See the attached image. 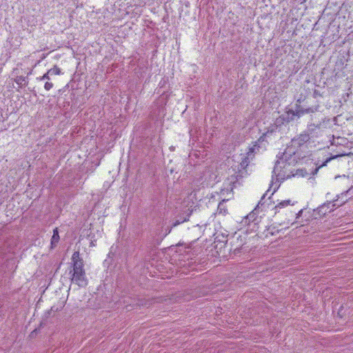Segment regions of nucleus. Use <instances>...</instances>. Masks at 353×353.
Segmentation results:
<instances>
[{
    "mask_svg": "<svg viewBox=\"0 0 353 353\" xmlns=\"http://www.w3.org/2000/svg\"><path fill=\"white\" fill-rule=\"evenodd\" d=\"M15 82L19 85L20 88L26 85L28 83L26 77H23L22 76L17 77L15 79Z\"/></svg>",
    "mask_w": 353,
    "mask_h": 353,
    "instance_id": "nucleus-8",
    "label": "nucleus"
},
{
    "mask_svg": "<svg viewBox=\"0 0 353 353\" xmlns=\"http://www.w3.org/2000/svg\"><path fill=\"white\" fill-rule=\"evenodd\" d=\"M41 298H40V299H39L38 303H39L41 302Z\"/></svg>",
    "mask_w": 353,
    "mask_h": 353,
    "instance_id": "nucleus-14",
    "label": "nucleus"
},
{
    "mask_svg": "<svg viewBox=\"0 0 353 353\" xmlns=\"http://www.w3.org/2000/svg\"><path fill=\"white\" fill-rule=\"evenodd\" d=\"M312 143L310 136L305 132L294 137L291 140L290 145L288 146L282 157L276 161L272 171V179L276 176L277 181L283 180L285 174L283 169L286 168L288 156L294 154L296 155L298 158L305 157L310 152L309 148L311 147Z\"/></svg>",
    "mask_w": 353,
    "mask_h": 353,
    "instance_id": "nucleus-1",
    "label": "nucleus"
},
{
    "mask_svg": "<svg viewBox=\"0 0 353 353\" xmlns=\"http://www.w3.org/2000/svg\"><path fill=\"white\" fill-rule=\"evenodd\" d=\"M246 222L248 221L254 222L255 224L258 223L259 221L257 220L256 216V208H255L252 212H251L245 218Z\"/></svg>",
    "mask_w": 353,
    "mask_h": 353,
    "instance_id": "nucleus-6",
    "label": "nucleus"
},
{
    "mask_svg": "<svg viewBox=\"0 0 353 353\" xmlns=\"http://www.w3.org/2000/svg\"><path fill=\"white\" fill-rule=\"evenodd\" d=\"M321 123L314 124L312 123L310 124L307 126V130L305 131L306 133H308V134H314L317 130H321Z\"/></svg>",
    "mask_w": 353,
    "mask_h": 353,
    "instance_id": "nucleus-5",
    "label": "nucleus"
},
{
    "mask_svg": "<svg viewBox=\"0 0 353 353\" xmlns=\"http://www.w3.org/2000/svg\"><path fill=\"white\" fill-rule=\"evenodd\" d=\"M291 204V200L288 199V200H284V201H281L280 203H279L276 206H275V209L277 210V209H281L282 208H284V207H286L289 205Z\"/></svg>",
    "mask_w": 353,
    "mask_h": 353,
    "instance_id": "nucleus-9",
    "label": "nucleus"
},
{
    "mask_svg": "<svg viewBox=\"0 0 353 353\" xmlns=\"http://www.w3.org/2000/svg\"><path fill=\"white\" fill-rule=\"evenodd\" d=\"M71 261L72 265V270L70 271V273H72V282L79 287L86 286L88 281L83 268V260L80 257L79 251H75L73 253Z\"/></svg>",
    "mask_w": 353,
    "mask_h": 353,
    "instance_id": "nucleus-2",
    "label": "nucleus"
},
{
    "mask_svg": "<svg viewBox=\"0 0 353 353\" xmlns=\"http://www.w3.org/2000/svg\"><path fill=\"white\" fill-rule=\"evenodd\" d=\"M308 112H309V110L308 109H307V110H296V112L292 110H289L287 112V114H288V119H290L291 120H293L295 117H300L303 114L308 113Z\"/></svg>",
    "mask_w": 353,
    "mask_h": 353,
    "instance_id": "nucleus-3",
    "label": "nucleus"
},
{
    "mask_svg": "<svg viewBox=\"0 0 353 353\" xmlns=\"http://www.w3.org/2000/svg\"><path fill=\"white\" fill-rule=\"evenodd\" d=\"M218 210L220 211V212H221L222 211H223L224 212H225V206H224V203L223 201L222 203H220L219 206H218Z\"/></svg>",
    "mask_w": 353,
    "mask_h": 353,
    "instance_id": "nucleus-11",
    "label": "nucleus"
},
{
    "mask_svg": "<svg viewBox=\"0 0 353 353\" xmlns=\"http://www.w3.org/2000/svg\"><path fill=\"white\" fill-rule=\"evenodd\" d=\"M61 73V70L57 67H54L53 68L49 70L47 73H46V79H50V76L59 74Z\"/></svg>",
    "mask_w": 353,
    "mask_h": 353,
    "instance_id": "nucleus-7",
    "label": "nucleus"
},
{
    "mask_svg": "<svg viewBox=\"0 0 353 353\" xmlns=\"http://www.w3.org/2000/svg\"><path fill=\"white\" fill-rule=\"evenodd\" d=\"M59 232H58V229L56 228L55 229L53 230V235L51 238V243H50L51 249H52L53 248H54L57 245V244L59 242Z\"/></svg>",
    "mask_w": 353,
    "mask_h": 353,
    "instance_id": "nucleus-4",
    "label": "nucleus"
},
{
    "mask_svg": "<svg viewBox=\"0 0 353 353\" xmlns=\"http://www.w3.org/2000/svg\"><path fill=\"white\" fill-rule=\"evenodd\" d=\"M52 85L48 82L46 83V90H49L52 88Z\"/></svg>",
    "mask_w": 353,
    "mask_h": 353,
    "instance_id": "nucleus-12",
    "label": "nucleus"
},
{
    "mask_svg": "<svg viewBox=\"0 0 353 353\" xmlns=\"http://www.w3.org/2000/svg\"><path fill=\"white\" fill-rule=\"evenodd\" d=\"M65 305L64 301H60L57 305H54L52 307L51 310L52 311H59L61 310Z\"/></svg>",
    "mask_w": 353,
    "mask_h": 353,
    "instance_id": "nucleus-10",
    "label": "nucleus"
},
{
    "mask_svg": "<svg viewBox=\"0 0 353 353\" xmlns=\"http://www.w3.org/2000/svg\"><path fill=\"white\" fill-rule=\"evenodd\" d=\"M330 160H331V158L327 159V160H326V161H325L322 164V165H321V166H324V165H325L327 164V163L328 161H330Z\"/></svg>",
    "mask_w": 353,
    "mask_h": 353,
    "instance_id": "nucleus-13",
    "label": "nucleus"
}]
</instances>
